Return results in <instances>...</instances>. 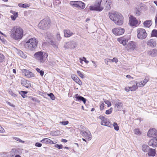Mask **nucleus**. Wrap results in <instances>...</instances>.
Wrapping results in <instances>:
<instances>
[{"label":"nucleus","instance_id":"1","mask_svg":"<svg viewBox=\"0 0 157 157\" xmlns=\"http://www.w3.org/2000/svg\"><path fill=\"white\" fill-rule=\"evenodd\" d=\"M101 1L102 0H99V2L95 4L94 6H90V9L91 10L101 11L104 8L103 5L105 6V9L106 10L110 9L112 4V1L111 0H103L101 6Z\"/></svg>","mask_w":157,"mask_h":157},{"label":"nucleus","instance_id":"2","mask_svg":"<svg viewBox=\"0 0 157 157\" xmlns=\"http://www.w3.org/2000/svg\"><path fill=\"white\" fill-rule=\"evenodd\" d=\"M24 30L19 26H15L13 27L10 31V37L13 40H19L23 37Z\"/></svg>","mask_w":157,"mask_h":157},{"label":"nucleus","instance_id":"3","mask_svg":"<svg viewBox=\"0 0 157 157\" xmlns=\"http://www.w3.org/2000/svg\"><path fill=\"white\" fill-rule=\"evenodd\" d=\"M108 15L109 18L116 25H121L123 24L124 17L120 13L117 12L109 13Z\"/></svg>","mask_w":157,"mask_h":157},{"label":"nucleus","instance_id":"4","mask_svg":"<svg viewBox=\"0 0 157 157\" xmlns=\"http://www.w3.org/2000/svg\"><path fill=\"white\" fill-rule=\"evenodd\" d=\"M38 41L35 38L29 39L25 44L24 47L26 49L31 51H33L36 48Z\"/></svg>","mask_w":157,"mask_h":157},{"label":"nucleus","instance_id":"5","mask_svg":"<svg viewBox=\"0 0 157 157\" xmlns=\"http://www.w3.org/2000/svg\"><path fill=\"white\" fill-rule=\"evenodd\" d=\"M48 56L46 53L41 51L36 52L34 55V57L40 63H43L45 62Z\"/></svg>","mask_w":157,"mask_h":157},{"label":"nucleus","instance_id":"6","mask_svg":"<svg viewBox=\"0 0 157 157\" xmlns=\"http://www.w3.org/2000/svg\"><path fill=\"white\" fill-rule=\"evenodd\" d=\"M50 20L48 18H45L41 20L38 24L39 27L44 30L48 29L50 26Z\"/></svg>","mask_w":157,"mask_h":157},{"label":"nucleus","instance_id":"7","mask_svg":"<svg viewBox=\"0 0 157 157\" xmlns=\"http://www.w3.org/2000/svg\"><path fill=\"white\" fill-rule=\"evenodd\" d=\"M137 33V38L140 40L145 39L147 36V33L145 30L143 29H138Z\"/></svg>","mask_w":157,"mask_h":157},{"label":"nucleus","instance_id":"8","mask_svg":"<svg viewBox=\"0 0 157 157\" xmlns=\"http://www.w3.org/2000/svg\"><path fill=\"white\" fill-rule=\"evenodd\" d=\"M129 23L130 26H136L138 25V21L136 18L132 15L129 17Z\"/></svg>","mask_w":157,"mask_h":157},{"label":"nucleus","instance_id":"9","mask_svg":"<svg viewBox=\"0 0 157 157\" xmlns=\"http://www.w3.org/2000/svg\"><path fill=\"white\" fill-rule=\"evenodd\" d=\"M130 37V36L129 35L125 36L118 38L117 41L124 46L127 43L128 40H129Z\"/></svg>","mask_w":157,"mask_h":157},{"label":"nucleus","instance_id":"10","mask_svg":"<svg viewBox=\"0 0 157 157\" xmlns=\"http://www.w3.org/2000/svg\"><path fill=\"white\" fill-rule=\"evenodd\" d=\"M80 134L88 140H90L92 139V136L91 133L88 130H86L85 131H81Z\"/></svg>","mask_w":157,"mask_h":157},{"label":"nucleus","instance_id":"11","mask_svg":"<svg viewBox=\"0 0 157 157\" xmlns=\"http://www.w3.org/2000/svg\"><path fill=\"white\" fill-rule=\"evenodd\" d=\"M112 32L115 35H120L124 33V29L123 28H115L112 29Z\"/></svg>","mask_w":157,"mask_h":157},{"label":"nucleus","instance_id":"12","mask_svg":"<svg viewBox=\"0 0 157 157\" xmlns=\"http://www.w3.org/2000/svg\"><path fill=\"white\" fill-rule=\"evenodd\" d=\"M147 135L149 137L155 138L157 137V131L155 128L150 129L148 132Z\"/></svg>","mask_w":157,"mask_h":157},{"label":"nucleus","instance_id":"13","mask_svg":"<svg viewBox=\"0 0 157 157\" xmlns=\"http://www.w3.org/2000/svg\"><path fill=\"white\" fill-rule=\"evenodd\" d=\"M136 47V43L135 42L131 41L129 42L127 44L126 48L128 50H132L135 49Z\"/></svg>","mask_w":157,"mask_h":157},{"label":"nucleus","instance_id":"14","mask_svg":"<svg viewBox=\"0 0 157 157\" xmlns=\"http://www.w3.org/2000/svg\"><path fill=\"white\" fill-rule=\"evenodd\" d=\"M22 73L23 75L27 78H31L34 76L33 74L29 70H23L22 71Z\"/></svg>","mask_w":157,"mask_h":157},{"label":"nucleus","instance_id":"15","mask_svg":"<svg viewBox=\"0 0 157 157\" xmlns=\"http://www.w3.org/2000/svg\"><path fill=\"white\" fill-rule=\"evenodd\" d=\"M130 84L132 85V86L129 87V89L131 91H135L138 88V84L137 82L135 81H132L130 82Z\"/></svg>","mask_w":157,"mask_h":157},{"label":"nucleus","instance_id":"16","mask_svg":"<svg viewBox=\"0 0 157 157\" xmlns=\"http://www.w3.org/2000/svg\"><path fill=\"white\" fill-rule=\"evenodd\" d=\"M64 36L65 37H69L74 35V33L69 29H64L63 30Z\"/></svg>","mask_w":157,"mask_h":157},{"label":"nucleus","instance_id":"17","mask_svg":"<svg viewBox=\"0 0 157 157\" xmlns=\"http://www.w3.org/2000/svg\"><path fill=\"white\" fill-rule=\"evenodd\" d=\"M72 78L76 83L78 84L80 86L82 85V83L79 78L75 75H72L71 76Z\"/></svg>","mask_w":157,"mask_h":157},{"label":"nucleus","instance_id":"18","mask_svg":"<svg viewBox=\"0 0 157 157\" xmlns=\"http://www.w3.org/2000/svg\"><path fill=\"white\" fill-rule=\"evenodd\" d=\"M65 48H74L75 47V44L74 42H70L66 43L64 46Z\"/></svg>","mask_w":157,"mask_h":157},{"label":"nucleus","instance_id":"19","mask_svg":"<svg viewBox=\"0 0 157 157\" xmlns=\"http://www.w3.org/2000/svg\"><path fill=\"white\" fill-rule=\"evenodd\" d=\"M21 84L27 88H29L31 86V83L29 81L24 79L21 80Z\"/></svg>","mask_w":157,"mask_h":157},{"label":"nucleus","instance_id":"20","mask_svg":"<svg viewBox=\"0 0 157 157\" xmlns=\"http://www.w3.org/2000/svg\"><path fill=\"white\" fill-rule=\"evenodd\" d=\"M149 146H152L153 147H155L157 146V139H153L150 140L148 142Z\"/></svg>","mask_w":157,"mask_h":157},{"label":"nucleus","instance_id":"21","mask_svg":"<svg viewBox=\"0 0 157 157\" xmlns=\"http://www.w3.org/2000/svg\"><path fill=\"white\" fill-rule=\"evenodd\" d=\"M147 45L150 47H155L156 45V41L154 39H150L147 41Z\"/></svg>","mask_w":157,"mask_h":157},{"label":"nucleus","instance_id":"22","mask_svg":"<svg viewBox=\"0 0 157 157\" xmlns=\"http://www.w3.org/2000/svg\"><path fill=\"white\" fill-rule=\"evenodd\" d=\"M75 98L76 99L75 100L76 101H82L83 102V103L85 104L86 101V99L84 97L79 96L78 94H76L75 95Z\"/></svg>","mask_w":157,"mask_h":157},{"label":"nucleus","instance_id":"23","mask_svg":"<svg viewBox=\"0 0 157 157\" xmlns=\"http://www.w3.org/2000/svg\"><path fill=\"white\" fill-rule=\"evenodd\" d=\"M123 104L121 102H117L116 103L115 105V107L118 111H120L122 109Z\"/></svg>","mask_w":157,"mask_h":157},{"label":"nucleus","instance_id":"24","mask_svg":"<svg viewBox=\"0 0 157 157\" xmlns=\"http://www.w3.org/2000/svg\"><path fill=\"white\" fill-rule=\"evenodd\" d=\"M41 142L43 143L49 144H54L53 142L51 140L47 138H44L41 141Z\"/></svg>","mask_w":157,"mask_h":157},{"label":"nucleus","instance_id":"25","mask_svg":"<svg viewBox=\"0 0 157 157\" xmlns=\"http://www.w3.org/2000/svg\"><path fill=\"white\" fill-rule=\"evenodd\" d=\"M148 81V80L147 78H145L143 81L140 82H137L138 86L139 87L143 86Z\"/></svg>","mask_w":157,"mask_h":157},{"label":"nucleus","instance_id":"26","mask_svg":"<svg viewBox=\"0 0 157 157\" xmlns=\"http://www.w3.org/2000/svg\"><path fill=\"white\" fill-rule=\"evenodd\" d=\"M148 53L152 56H157V50L155 49H152L148 52Z\"/></svg>","mask_w":157,"mask_h":157},{"label":"nucleus","instance_id":"27","mask_svg":"<svg viewBox=\"0 0 157 157\" xmlns=\"http://www.w3.org/2000/svg\"><path fill=\"white\" fill-rule=\"evenodd\" d=\"M101 124L104 126H109L110 123L106 118H105L101 120Z\"/></svg>","mask_w":157,"mask_h":157},{"label":"nucleus","instance_id":"28","mask_svg":"<svg viewBox=\"0 0 157 157\" xmlns=\"http://www.w3.org/2000/svg\"><path fill=\"white\" fill-rule=\"evenodd\" d=\"M85 6V4L80 1H78V9L81 10L83 9Z\"/></svg>","mask_w":157,"mask_h":157},{"label":"nucleus","instance_id":"29","mask_svg":"<svg viewBox=\"0 0 157 157\" xmlns=\"http://www.w3.org/2000/svg\"><path fill=\"white\" fill-rule=\"evenodd\" d=\"M152 22L151 20H147L144 23V26L146 27H149L152 25Z\"/></svg>","mask_w":157,"mask_h":157},{"label":"nucleus","instance_id":"30","mask_svg":"<svg viewBox=\"0 0 157 157\" xmlns=\"http://www.w3.org/2000/svg\"><path fill=\"white\" fill-rule=\"evenodd\" d=\"M155 154V149H149L148 153V155L149 156H154Z\"/></svg>","mask_w":157,"mask_h":157},{"label":"nucleus","instance_id":"31","mask_svg":"<svg viewBox=\"0 0 157 157\" xmlns=\"http://www.w3.org/2000/svg\"><path fill=\"white\" fill-rule=\"evenodd\" d=\"M70 4L74 7L78 9V1H72L70 2Z\"/></svg>","mask_w":157,"mask_h":157},{"label":"nucleus","instance_id":"32","mask_svg":"<svg viewBox=\"0 0 157 157\" xmlns=\"http://www.w3.org/2000/svg\"><path fill=\"white\" fill-rule=\"evenodd\" d=\"M17 54L20 56L24 59L26 58L27 57L26 55L24 54L23 52L21 50L19 51Z\"/></svg>","mask_w":157,"mask_h":157},{"label":"nucleus","instance_id":"33","mask_svg":"<svg viewBox=\"0 0 157 157\" xmlns=\"http://www.w3.org/2000/svg\"><path fill=\"white\" fill-rule=\"evenodd\" d=\"M45 36L46 38L49 39V40H51V43L52 42V39L53 36L51 33H46V35H45Z\"/></svg>","mask_w":157,"mask_h":157},{"label":"nucleus","instance_id":"34","mask_svg":"<svg viewBox=\"0 0 157 157\" xmlns=\"http://www.w3.org/2000/svg\"><path fill=\"white\" fill-rule=\"evenodd\" d=\"M50 134L52 136H58L59 134V131L58 130L53 131L51 132Z\"/></svg>","mask_w":157,"mask_h":157},{"label":"nucleus","instance_id":"35","mask_svg":"<svg viewBox=\"0 0 157 157\" xmlns=\"http://www.w3.org/2000/svg\"><path fill=\"white\" fill-rule=\"evenodd\" d=\"M56 40L58 41H60L61 39V37L59 32L57 33L56 36Z\"/></svg>","mask_w":157,"mask_h":157},{"label":"nucleus","instance_id":"36","mask_svg":"<svg viewBox=\"0 0 157 157\" xmlns=\"http://www.w3.org/2000/svg\"><path fill=\"white\" fill-rule=\"evenodd\" d=\"M148 149H149V147L146 145H144L142 147V150L144 152L147 151Z\"/></svg>","mask_w":157,"mask_h":157},{"label":"nucleus","instance_id":"37","mask_svg":"<svg viewBox=\"0 0 157 157\" xmlns=\"http://www.w3.org/2000/svg\"><path fill=\"white\" fill-rule=\"evenodd\" d=\"M18 6L20 7L26 8L29 7V5L28 4L26 3H20L18 4Z\"/></svg>","mask_w":157,"mask_h":157},{"label":"nucleus","instance_id":"38","mask_svg":"<svg viewBox=\"0 0 157 157\" xmlns=\"http://www.w3.org/2000/svg\"><path fill=\"white\" fill-rule=\"evenodd\" d=\"M151 36H155L157 37V30L156 29L153 30L151 32Z\"/></svg>","mask_w":157,"mask_h":157},{"label":"nucleus","instance_id":"39","mask_svg":"<svg viewBox=\"0 0 157 157\" xmlns=\"http://www.w3.org/2000/svg\"><path fill=\"white\" fill-rule=\"evenodd\" d=\"M36 70L40 73V75L41 76H43L44 75V71H43L41 70L40 69L37 68L36 69Z\"/></svg>","mask_w":157,"mask_h":157},{"label":"nucleus","instance_id":"40","mask_svg":"<svg viewBox=\"0 0 157 157\" xmlns=\"http://www.w3.org/2000/svg\"><path fill=\"white\" fill-rule=\"evenodd\" d=\"M2 157H11L9 153H4L2 154Z\"/></svg>","mask_w":157,"mask_h":157},{"label":"nucleus","instance_id":"41","mask_svg":"<svg viewBox=\"0 0 157 157\" xmlns=\"http://www.w3.org/2000/svg\"><path fill=\"white\" fill-rule=\"evenodd\" d=\"M113 126L114 129L118 131L119 130V127L116 123L114 122L113 124Z\"/></svg>","mask_w":157,"mask_h":157},{"label":"nucleus","instance_id":"42","mask_svg":"<svg viewBox=\"0 0 157 157\" xmlns=\"http://www.w3.org/2000/svg\"><path fill=\"white\" fill-rule=\"evenodd\" d=\"M20 94L21 95L22 97L25 98V94H27V92L25 91H21L20 92Z\"/></svg>","mask_w":157,"mask_h":157},{"label":"nucleus","instance_id":"43","mask_svg":"<svg viewBox=\"0 0 157 157\" xmlns=\"http://www.w3.org/2000/svg\"><path fill=\"white\" fill-rule=\"evenodd\" d=\"M113 111V108H111L107 110L105 112V114H110Z\"/></svg>","mask_w":157,"mask_h":157},{"label":"nucleus","instance_id":"44","mask_svg":"<svg viewBox=\"0 0 157 157\" xmlns=\"http://www.w3.org/2000/svg\"><path fill=\"white\" fill-rule=\"evenodd\" d=\"M48 95L49 96L51 99L52 100H54L55 99V97L54 94L52 93H50L49 94H48Z\"/></svg>","mask_w":157,"mask_h":157},{"label":"nucleus","instance_id":"45","mask_svg":"<svg viewBox=\"0 0 157 157\" xmlns=\"http://www.w3.org/2000/svg\"><path fill=\"white\" fill-rule=\"evenodd\" d=\"M104 107V104L103 102L100 103V108L101 110H103Z\"/></svg>","mask_w":157,"mask_h":157},{"label":"nucleus","instance_id":"46","mask_svg":"<svg viewBox=\"0 0 157 157\" xmlns=\"http://www.w3.org/2000/svg\"><path fill=\"white\" fill-rule=\"evenodd\" d=\"M59 123L63 125H66L68 124L69 122L68 121H64L60 122Z\"/></svg>","mask_w":157,"mask_h":157},{"label":"nucleus","instance_id":"47","mask_svg":"<svg viewBox=\"0 0 157 157\" xmlns=\"http://www.w3.org/2000/svg\"><path fill=\"white\" fill-rule=\"evenodd\" d=\"M77 73L78 74L79 76L81 78H84V75L80 71H77Z\"/></svg>","mask_w":157,"mask_h":157},{"label":"nucleus","instance_id":"48","mask_svg":"<svg viewBox=\"0 0 157 157\" xmlns=\"http://www.w3.org/2000/svg\"><path fill=\"white\" fill-rule=\"evenodd\" d=\"M109 60L112 62H115L116 63H117L118 61V60L117 58H114L113 59H109Z\"/></svg>","mask_w":157,"mask_h":157},{"label":"nucleus","instance_id":"49","mask_svg":"<svg viewBox=\"0 0 157 157\" xmlns=\"http://www.w3.org/2000/svg\"><path fill=\"white\" fill-rule=\"evenodd\" d=\"M135 133L137 135H139L141 134L139 129H135L134 130Z\"/></svg>","mask_w":157,"mask_h":157},{"label":"nucleus","instance_id":"50","mask_svg":"<svg viewBox=\"0 0 157 157\" xmlns=\"http://www.w3.org/2000/svg\"><path fill=\"white\" fill-rule=\"evenodd\" d=\"M4 59V56L3 55L0 53V63L2 62Z\"/></svg>","mask_w":157,"mask_h":157},{"label":"nucleus","instance_id":"51","mask_svg":"<svg viewBox=\"0 0 157 157\" xmlns=\"http://www.w3.org/2000/svg\"><path fill=\"white\" fill-rule=\"evenodd\" d=\"M104 102L107 105L108 107H109L111 106V103L109 101L105 100H104Z\"/></svg>","mask_w":157,"mask_h":157},{"label":"nucleus","instance_id":"52","mask_svg":"<svg viewBox=\"0 0 157 157\" xmlns=\"http://www.w3.org/2000/svg\"><path fill=\"white\" fill-rule=\"evenodd\" d=\"M55 147L58 148L59 149H62L63 148V146L62 145H59L56 144L55 145Z\"/></svg>","mask_w":157,"mask_h":157},{"label":"nucleus","instance_id":"53","mask_svg":"<svg viewBox=\"0 0 157 157\" xmlns=\"http://www.w3.org/2000/svg\"><path fill=\"white\" fill-rule=\"evenodd\" d=\"M13 139H15V140H16L17 141H19L20 142H21L22 143H24V141H23L22 140L20 139H19V138H18V137H13Z\"/></svg>","mask_w":157,"mask_h":157},{"label":"nucleus","instance_id":"54","mask_svg":"<svg viewBox=\"0 0 157 157\" xmlns=\"http://www.w3.org/2000/svg\"><path fill=\"white\" fill-rule=\"evenodd\" d=\"M11 13L13 15V16H16L17 17H18V14L17 12L13 11H11Z\"/></svg>","mask_w":157,"mask_h":157},{"label":"nucleus","instance_id":"55","mask_svg":"<svg viewBox=\"0 0 157 157\" xmlns=\"http://www.w3.org/2000/svg\"><path fill=\"white\" fill-rule=\"evenodd\" d=\"M35 146L39 147H40L42 146V144L39 143H36L35 144Z\"/></svg>","mask_w":157,"mask_h":157},{"label":"nucleus","instance_id":"56","mask_svg":"<svg viewBox=\"0 0 157 157\" xmlns=\"http://www.w3.org/2000/svg\"><path fill=\"white\" fill-rule=\"evenodd\" d=\"M10 155L11 156V157H13L15 155V153L13 150L12 151H11Z\"/></svg>","mask_w":157,"mask_h":157},{"label":"nucleus","instance_id":"57","mask_svg":"<svg viewBox=\"0 0 157 157\" xmlns=\"http://www.w3.org/2000/svg\"><path fill=\"white\" fill-rule=\"evenodd\" d=\"M5 130L0 125V132L3 133L5 132Z\"/></svg>","mask_w":157,"mask_h":157},{"label":"nucleus","instance_id":"58","mask_svg":"<svg viewBox=\"0 0 157 157\" xmlns=\"http://www.w3.org/2000/svg\"><path fill=\"white\" fill-rule=\"evenodd\" d=\"M17 17L16 16H15L11 15V17L12 19L14 21L16 19V18Z\"/></svg>","mask_w":157,"mask_h":157},{"label":"nucleus","instance_id":"59","mask_svg":"<svg viewBox=\"0 0 157 157\" xmlns=\"http://www.w3.org/2000/svg\"><path fill=\"white\" fill-rule=\"evenodd\" d=\"M83 60L86 63H89V61H87L86 59V58L83 57Z\"/></svg>","mask_w":157,"mask_h":157},{"label":"nucleus","instance_id":"60","mask_svg":"<svg viewBox=\"0 0 157 157\" xmlns=\"http://www.w3.org/2000/svg\"><path fill=\"white\" fill-rule=\"evenodd\" d=\"M109 59H105V62L107 65H108V63L109 62L108 60H109Z\"/></svg>","mask_w":157,"mask_h":157},{"label":"nucleus","instance_id":"61","mask_svg":"<svg viewBox=\"0 0 157 157\" xmlns=\"http://www.w3.org/2000/svg\"><path fill=\"white\" fill-rule=\"evenodd\" d=\"M155 25H157V14L155 16Z\"/></svg>","mask_w":157,"mask_h":157},{"label":"nucleus","instance_id":"62","mask_svg":"<svg viewBox=\"0 0 157 157\" xmlns=\"http://www.w3.org/2000/svg\"><path fill=\"white\" fill-rule=\"evenodd\" d=\"M10 94L13 96L15 97L16 96V94L13 93L12 91H10Z\"/></svg>","mask_w":157,"mask_h":157},{"label":"nucleus","instance_id":"63","mask_svg":"<svg viewBox=\"0 0 157 157\" xmlns=\"http://www.w3.org/2000/svg\"><path fill=\"white\" fill-rule=\"evenodd\" d=\"M129 87H125V90L126 91H127V92H128L129 91V90H130V89H129Z\"/></svg>","mask_w":157,"mask_h":157},{"label":"nucleus","instance_id":"64","mask_svg":"<svg viewBox=\"0 0 157 157\" xmlns=\"http://www.w3.org/2000/svg\"><path fill=\"white\" fill-rule=\"evenodd\" d=\"M126 77L127 78H132V79H133V78L129 75H127Z\"/></svg>","mask_w":157,"mask_h":157}]
</instances>
